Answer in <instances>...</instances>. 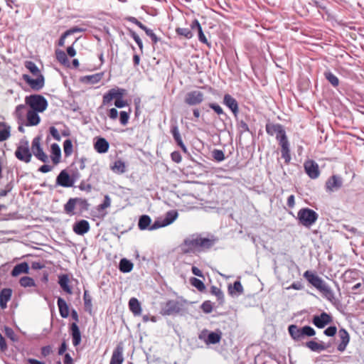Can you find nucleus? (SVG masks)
<instances>
[{"label":"nucleus","instance_id":"nucleus-61","mask_svg":"<svg viewBox=\"0 0 364 364\" xmlns=\"http://www.w3.org/2000/svg\"><path fill=\"white\" fill-rule=\"evenodd\" d=\"M13 188L14 183L11 181L5 186V188L4 189L0 191V197H4L7 196V194L11 191Z\"/></svg>","mask_w":364,"mask_h":364},{"label":"nucleus","instance_id":"nucleus-28","mask_svg":"<svg viewBox=\"0 0 364 364\" xmlns=\"http://www.w3.org/2000/svg\"><path fill=\"white\" fill-rule=\"evenodd\" d=\"M123 346L119 344L114 348L109 364H122L124 361L123 358Z\"/></svg>","mask_w":364,"mask_h":364},{"label":"nucleus","instance_id":"nucleus-9","mask_svg":"<svg viewBox=\"0 0 364 364\" xmlns=\"http://www.w3.org/2000/svg\"><path fill=\"white\" fill-rule=\"evenodd\" d=\"M198 338L207 346L217 344L222 338V332L220 330L210 331L205 328L198 333Z\"/></svg>","mask_w":364,"mask_h":364},{"label":"nucleus","instance_id":"nucleus-45","mask_svg":"<svg viewBox=\"0 0 364 364\" xmlns=\"http://www.w3.org/2000/svg\"><path fill=\"white\" fill-rule=\"evenodd\" d=\"M56 58L58 61L65 67H70V62L68 59L67 54L60 50H56L55 51Z\"/></svg>","mask_w":364,"mask_h":364},{"label":"nucleus","instance_id":"nucleus-32","mask_svg":"<svg viewBox=\"0 0 364 364\" xmlns=\"http://www.w3.org/2000/svg\"><path fill=\"white\" fill-rule=\"evenodd\" d=\"M103 75L104 73H98L93 75H85L81 78V82L85 84L94 85L99 82L103 77Z\"/></svg>","mask_w":364,"mask_h":364},{"label":"nucleus","instance_id":"nucleus-37","mask_svg":"<svg viewBox=\"0 0 364 364\" xmlns=\"http://www.w3.org/2000/svg\"><path fill=\"white\" fill-rule=\"evenodd\" d=\"M228 292L230 295H241L243 294V287L240 281L237 280L233 283V285H228Z\"/></svg>","mask_w":364,"mask_h":364},{"label":"nucleus","instance_id":"nucleus-8","mask_svg":"<svg viewBox=\"0 0 364 364\" xmlns=\"http://www.w3.org/2000/svg\"><path fill=\"white\" fill-rule=\"evenodd\" d=\"M289 333L295 341H300L305 336H313L316 334L315 330L310 326H305L299 328L298 326L292 324L288 328Z\"/></svg>","mask_w":364,"mask_h":364},{"label":"nucleus","instance_id":"nucleus-36","mask_svg":"<svg viewBox=\"0 0 364 364\" xmlns=\"http://www.w3.org/2000/svg\"><path fill=\"white\" fill-rule=\"evenodd\" d=\"M11 136V127L5 122H0V142L6 141Z\"/></svg>","mask_w":364,"mask_h":364},{"label":"nucleus","instance_id":"nucleus-63","mask_svg":"<svg viewBox=\"0 0 364 364\" xmlns=\"http://www.w3.org/2000/svg\"><path fill=\"white\" fill-rule=\"evenodd\" d=\"M78 188L80 191H86L87 193L92 191V185L87 183L85 181H82L78 186Z\"/></svg>","mask_w":364,"mask_h":364},{"label":"nucleus","instance_id":"nucleus-7","mask_svg":"<svg viewBox=\"0 0 364 364\" xmlns=\"http://www.w3.org/2000/svg\"><path fill=\"white\" fill-rule=\"evenodd\" d=\"M25 103L31 107V109L40 112H44L48 103L45 97L41 95L34 94L25 97Z\"/></svg>","mask_w":364,"mask_h":364},{"label":"nucleus","instance_id":"nucleus-58","mask_svg":"<svg viewBox=\"0 0 364 364\" xmlns=\"http://www.w3.org/2000/svg\"><path fill=\"white\" fill-rule=\"evenodd\" d=\"M212 156L213 159L218 162L224 161L225 158L224 152L220 149H214L212 151Z\"/></svg>","mask_w":364,"mask_h":364},{"label":"nucleus","instance_id":"nucleus-56","mask_svg":"<svg viewBox=\"0 0 364 364\" xmlns=\"http://www.w3.org/2000/svg\"><path fill=\"white\" fill-rule=\"evenodd\" d=\"M208 107L212 109L218 116L223 115L228 117L227 114L223 111V108L217 103L210 102L208 105Z\"/></svg>","mask_w":364,"mask_h":364},{"label":"nucleus","instance_id":"nucleus-54","mask_svg":"<svg viewBox=\"0 0 364 364\" xmlns=\"http://www.w3.org/2000/svg\"><path fill=\"white\" fill-rule=\"evenodd\" d=\"M63 151L66 157L70 156L73 151V145L71 139H68L63 142Z\"/></svg>","mask_w":364,"mask_h":364},{"label":"nucleus","instance_id":"nucleus-34","mask_svg":"<svg viewBox=\"0 0 364 364\" xmlns=\"http://www.w3.org/2000/svg\"><path fill=\"white\" fill-rule=\"evenodd\" d=\"M129 307L134 316H139L141 314V304L136 298L132 297L129 299Z\"/></svg>","mask_w":364,"mask_h":364},{"label":"nucleus","instance_id":"nucleus-18","mask_svg":"<svg viewBox=\"0 0 364 364\" xmlns=\"http://www.w3.org/2000/svg\"><path fill=\"white\" fill-rule=\"evenodd\" d=\"M332 321V316L326 312H322L319 315H316L312 319L313 324L318 328H323Z\"/></svg>","mask_w":364,"mask_h":364},{"label":"nucleus","instance_id":"nucleus-64","mask_svg":"<svg viewBox=\"0 0 364 364\" xmlns=\"http://www.w3.org/2000/svg\"><path fill=\"white\" fill-rule=\"evenodd\" d=\"M4 332H5L6 336L11 341H15L16 340V334L11 328L5 326Z\"/></svg>","mask_w":364,"mask_h":364},{"label":"nucleus","instance_id":"nucleus-11","mask_svg":"<svg viewBox=\"0 0 364 364\" xmlns=\"http://www.w3.org/2000/svg\"><path fill=\"white\" fill-rule=\"evenodd\" d=\"M183 309L182 304L174 299L167 301L161 309L162 316H174L179 314Z\"/></svg>","mask_w":364,"mask_h":364},{"label":"nucleus","instance_id":"nucleus-39","mask_svg":"<svg viewBox=\"0 0 364 364\" xmlns=\"http://www.w3.org/2000/svg\"><path fill=\"white\" fill-rule=\"evenodd\" d=\"M133 267H134L133 263L130 260H129L126 258H122L119 261V269L122 273H129V272H132V270L133 269Z\"/></svg>","mask_w":364,"mask_h":364},{"label":"nucleus","instance_id":"nucleus-3","mask_svg":"<svg viewBox=\"0 0 364 364\" xmlns=\"http://www.w3.org/2000/svg\"><path fill=\"white\" fill-rule=\"evenodd\" d=\"M274 133L276 139L279 145V151L281 154V159L284 160L285 164H289L291 161L290 143L287 138L285 129L282 124H274Z\"/></svg>","mask_w":364,"mask_h":364},{"label":"nucleus","instance_id":"nucleus-52","mask_svg":"<svg viewBox=\"0 0 364 364\" xmlns=\"http://www.w3.org/2000/svg\"><path fill=\"white\" fill-rule=\"evenodd\" d=\"M19 284L25 288L36 286L33 279L28 276L22 277L19 280Z\"/></svg>","mask_w":364,"mask_h":364},{"label":"nucleus","instance_id":"nucleus-23","mask_svg":"<svg viewBox=\"0 0 364 364\" xmlns=\"http://www.w3.org/2000/svg\"><path fill=\"white\" fill-rule=\"evenodd\" d=\"M90 229V223L86 220H80L75 222L73 225V232L78 235H83Z\"/></svg>","mask_w":364,"mask_h":364},{"label":"nucleus","instance_id":"nucleus-40","mask_svg":"<svg viewBox=\"0 0 364 364\" xmlns=\"http://www.w3.org/2000/svg\"><path fill=\"white\" fill-rule=\"evenodd\" d=\"M26 105H18L16 107L14 114L17 119V122H24L26 114Z\"/></svg>","mask_w":364,"mask_h":364},{"label":"nucleus","instance_id":"nucleus-19","mask_svg":"<svg viewBox=\"0 0 364 364\" xmlns=\"http://www.w3.org/2000/svg\"><path fill=\"white\" fill-rule=\"evenodd\" d=\"M170 132L171 133L177 145L181 149V150L184 153H186L188 151V149L183 141L176 121H175L173 123H171L170 127Z\"/></svg>","mask_w":364,"mask_h":364},{"label":"nucleus","instance_id":"nucleus-51","mask_svg":"<svg viewBox=\"0 0 364 364\" xmlns=\"http://www.w3.org/2000/svg\"><path fill=\"white\" fill-rule=\"evenodd\" d=\"M324 76L326 79L333 86L336 87L339 85L338 78L331 71H326L324 73Z\"/></svg>","mask_w":364,"mask_h":364},{"label":"nucleus","instance_id":"nucleus-1","mask_svg":"<svg viewBox=\"0 0 364 364\" xmlns=\"http://www.w3.org/2000/svg\"><path fill=\"white\" fill-rule=\"evenodd\" d=\"M217 239L203 237L200 234H193L186 237L181 244V250L185 254H195L210 249Z\"/></svg>","mask_w":364,"mask_h":364},{"label":"nucleus","instance_id":"nucleus-41","mask_svg":"<svg viewBox=\"0 0 364 364\" xmlns=\"http://www.w3.org/2000/svg\"><path fill=\"white\" fill-rule=\"evenodd\" d=\"M236 127L240 136L245 132H250L248 124L242 119H239L238 117L235 118Z\"/></svg>","mask_w":364,"mask_h":364},{"label":"nucleus","instance_id":"nucleus-47","mask_svg":"<svg viewBox=\"0 0 364 364\" xmlns=\"http://www.w3.org/2000/svg\"><path fill=\"white\" fill-rule=\"evenodd\" d=\"M176 32L178 36H183L187 39L191 38L193 36V31L190 26L189 28H178Z\"/></svg>","mask_w":364,"mask_h":364},{"label":"nucleus","instance_id":"nucleus-43","mask_svg":"<svg viewBox=\"0 0 364 364\" xmlns=\"http://www.w3.org/2000/svg\"><path fill=\"white\" fill-rule=\"evenodd\" d=\"M141 30H143L145 32L146 36L151 39V43L156 44L158 43H161L160 38L154 32V30L148 28L146 26H144V28H142Z\"/></svg>","mask_w":364,"mask_h":364},{"label":"nucleus","instance_id":"nucleus-17","mask_svg":"<svg viewBox=\"0 0 364 364\" xmlns=\"http://www.w3.org/2000/svg\"><path fill=\"white\" fill-rule=\"evenodd\" d=\"M304 167L306 174L311 179L317 178L320 175L318 164L314 160H307L304 162Z\"/></svg>","mask_w":364,"mask_h":364},{"label":"nucleus","instance_id":"nucleus-13","mask_svg":"<svg viewBox=\"0 0 364 364\" xmlns=\"http://www.w3.org/2000/svg\"><path fill=\"white\" fill-rule=\"evenodd\" d=\"M204 100V94L198 90L188 92L184 97V103L190 107L200 105Z\"/></svg>","mask_w":364,"mask_h":364},{"label":"nucleus","instance_id":"nucleus-48","mask_svg":"<svg viewBox=\"0 0 364 364\" xmlns=\"http://www.w3.org/2000/svg\"><path fill=\"white\" fill-rule=\"evenodd\" d=\"M83 301L85 311L90 313L92 309V297L87 290L84 291Z\"/></svg>","mask_w":364,"mask_h":364},{"label":"nucleus","instance_id":"nucleus-2","mask_svg":"<svg viewBox=\"0 0 364 364\" xmlns=\"http://www.w3.org/2000/svg\"><path fill=\"white\" fill-rule=\"evenodd\" d=\"M303 277L309 284L319 291L322 295L329 301L333 302L335 300L333 291L330 286L315 272L306 270L303 274Z\"/></svg>","mask_w":364,"mask_h":364},{"label":"nucleus","instance_id":"nucleus-10","mask_svg":"<svg viewBox=\"0 0 364 364\" xmlns=\"http://www.w3.org/2000/svg\"><path fill=\"white\" fill-rule=\"evenodd\" d=\"M14 154L19 161L26 164L29 163L31 160L32 153L29 148L28 141L27 140H21Z\"/></svg>","mask_w":364,"mask_h":364},{"label":"nucleus","instance_id":"nucleus-22","mask_svg":"<svg viewBox=\"0 0 364 364\" xmlns=\"http://www.w3.org/2000/svg\"><path fill=\"white\" fill-rule=\"evenodd\" d=\"M223 104L232 111L234 117L237 118L239 113V105L237 100L230 94H225L223 97Z\"/></svg>","mask_w":364,"mask_h":364},{"label":"nucleus","instance_id":"nucleus-26","mask_svg":"<svg viewBox=\"0 0 364 364\" xmlns=\"http://www.w3.org/2000/svg\"><path fill=\"white\" fill-rule=\"evenodd\" d=\"M70 331L72 336V341L74 346H77L80 344L82 336L80 328L76 323H73L70 326Z\"/></svg>","mask_w":364,"mask_h":364},{"label":"nucleus","instance_id":"nucleus-42","mask_svg":"<svg viewBox=\"0 0 364 364\" xmlns=\"http://www.w3.org/2000/svg\"><path fill=\"white\" fill-rule=\"evenodd\" d=\"M178 216V213L177 210H171L166 212L164 218L163 219V221L164 222V224L167 226L173 223L177 219Z\"/></svg>","mask_w":364,"mask_h":364},{"label":"nucleus","instance_id":"nucleus-21","mask_svg":"<svg viewBox=\"0 0 364 364\" xmlns=\"http://www.w3.org/2000/svg\"><path fill=\"white\" fill-rule=\"evenodd\" d=\"M343 182L340 176L333 175L326 182L325 188L327 192H333L342 186Z\"/></svg>","mask_w":364,"mask_h":364},{"label":"nucleus","instance_id":"nucleus-59","mask_svg":"<svg viewBox=\"0 0 364 364\" xmlns=\"http://www.w3.org/2000/svg\"><path fill=\"white\" fill-rule=\"evenodd\" d=\"M130 117V111L129 112L125 111H121L119 112V122L123 126L127 124Z\"/></svg>","mask_w":364,"mask_h":364},{"label":"nucleus","instance_id":"nucleus-20","mask_svg":"<svg viewBox=\"0 0 364 364\" xmlns=\"http://www.w3.org/2000/svg\"><path fill=\"white\" fill-rule=\"evenodd\" d=\"M190 26L193 31V34L195 33L198 36V38L201 43L210 46L208 39L203 31L202 27L197 19L191 21Z\"/></svg>","mask_w":364,"mask_h":364},{"label":"nucleus","instance_id":"nucleus-50","mask_svg":"<svg viewBox=\"0 0 364 364\" xmlns=\"http://www.w3.org/2000/svg\"><path fill=\"white\" fill-rule=\"evenodd\" d=\"M24 65L34 76L41 74L39 68L33 61L27 60L25 62Z\"/></svg>","mask_w":364,"mask_h":364},{"label":"nucleus","instance_id":"nucleus-46","mask_svg":"<svg viewBox=\"0 0 364 364\" xmlns=\"http://www.w3.org/2000/svg\"><path fill=\"white\" fill-rule=\"evenodd\" d=\"M56 58L58 61L65 67H70V62L68 59L67 54L60 50H56L55 51Z\"/></svg>","mask_w":364,"mask_h":364},{"label":"nucleus","instance_id":"nucleus-53","mask_svg":"<svg viewBox=\"0 0 364 364\" xmlns=\"http://www.w3.org/2000/svg\"><path fill=\"white\" fill-rule=\"evenodd\" d=\"M359 276L360 272L358 269H348L346 270L344 273V277L346 279H348V282L357 279Z\"/></svg>","mask_w":364,"mask_h":364},{"label":"nucleus","instance_id":"nucleus-6","mask_svg":"<svg viewBox=\"0 0 364 364\" xmlns=\"http://www.w3.org/2000/svg\"><path fill=\"white\" fill-rule=\"evenodd\" d=\"M318 218V213L309 208H303L297 213L299 223L304 227L310 228Z\"/></svg>","mask_w":364,"mask_h":364},{"label":"nucleus","instance_id":"nucleus-60","mask_svg":"<svg viewBox=\"0 0 364 364\" xmlns=\"http://www.w3.org/2000/svg\"><path fill=\"white\" fill-rule=\"evenodd\" d=\"M200 308L205 314H209L213 311V304L210 301H205L202 303Z\"/></svg>","mask_w":364,"mask_h":364},{"label":"nucleus","instance_id":"nucleus-44","mask_svg":"<svg viewBox=\"0 0 364 364\" xmlns=\"http://www.w3.org/2000/svg\"><path fill=\"white\" fill-rule=\"evenodd\" d=\"M111 169L117 173H123L126 171L125 163L121 159L116 160L111 166Z\"/></svg>","mask_w":364,"mask_h":364},{"label":"nucleus","instance_id":"nucleus-16","mask_svg":"<svg viewBox=\"0 0 364 364\" xmlns=\"http://www.w3.org/2000/svg\"><path fill=\"white\" fill-rule=\"evenodd\" d=\"M125 90L122 88H112L103 95L102 105H107L111 102L113 99H122Z\"/></svg>","mask_w":364,"mask_h":364},{"label":"nucleus","instance_id":"nucleus-4","mask_svg":"<svg viewBox=\"0 0 364 364\" xmlns=\"http://www.w3.org/2000/svg\"><path fill=\"white\" fill-rule=\"evenodd\" d=\"M85 31L86 28L79 26L70 28L60 36L58 46H64L65 43L74 46L77 42L82 44V41H85V38L78 34Z\"/></svg>","mask_w":364,"mask_h":364},{"label":"nucleus","instance_id":"nucleus-12","mask_svg":"<svg viewBox=\"0 0 364 364\" xmlns=\"http://www.w3.org/2000/svg\"><path fill=\"white\" fill-rule=\"evenodd\" d=\"M41 141V137L40 136H37L33 138L31 142V151L32 154H33L38 160L43 163H46L48 161V157L43 151Z\"/></svg>","mask_w":364,"mask_h":364},{"label":"nucleus","instance_id":"nucleus-29","mask_svg":"<svg viewBox=\"0 0 364 364\" xmlns=\"http://www.w3.org/2000/svg\"><path fill=\"white\" fill-rule=\"evenodd\" d=\"M94 147L97 153L105 154L109 150V144L105 138L100 137L95 143Z\"/></svg>","mask_w":364,"mask_h":364},{"label":"nucleus","instance_id":"nucleus-33","mask_svg":"<svg viewBox=\"0 0 364 364\" xmlns=\"http://www.w3.org/2000/svg\"><path fill=\"white\" fill-rule=\"evenodd\" d=\"M57 304L59 309V313L62 318H66L69 315V306L64 299L58 297Z\"/></svg>","mask_w":364,"mask_h":364},{"label":"nucleus","instance_id":"nucleus-31","mask_svg":"<svg viewBox=\"0 0 364 364\" xmlns=\"http://www.w3.org/2000/svg\"><path fill=\"white\" fill-rule=\"evenodd\" d=\"M50 158L54 164H59L61 158V149L60 146L56 144H52L50 146Z\"/></svg>","mask_w":364,"mask_h":364},{"label":"nucleus","instance_id":"nucleus-5","mask_svg":"<svg viewBox=\"0 0 364 364\" xmlns=\"http://www.w3.org/2000/svg\"><path fill=\"white\" fill-rule=\"evenodd\" d=\"M87 200L82 198H70L64 205L63 209L66 214L72 216L75 214V207H79L80 211H87L89 208Z\"/></svg>","mask_w":364,"mask_h":364},{"label":"nucleus","instance_id":"nucleus-24","mask_svg":"<svg viewBox=\"0 0 364 364\" xmlns=\"http://www.w3.org/2000/svg\"><path fill=\"white\" fill-rule=\"evenodd\" d=\"M338 337L341 340V342L337 346V350L340 352H343L349 343L350 341V336L348 331L345 328H341L338 333Z\"/></svg>","mask_w":364,"mask_h":364},{"label":"nucleus","instance_id":"nucleus-55","mask_svg":"<svg viewBox=\"0 0 364 364\" xmlns=\"http://www.w3.org/2000/svg\"><path fill=\"white\" fill-rule=\"evenodd\" d=\"M190 282L192 286L196 287L200 291H203L205 289V286L204 283L203 282V281H201L200 279H199L198 278H196V277L191 278Z\"/></svg>","mask_w":364,"mask_h":364},{"label":"nucleus","instance_id":"nucleus-57","mask_svg":"<svg viewBox=\"0 0 364 364\" xmlns=\"http://www.w3.org/2000/svg\"><path fill=\"white\" fill-rule=\"evenodd\" d=\"M12 296L11 288H4L0 291V299L9 301Z\"/></svg>","mask_w":364,"mask_h":364},{"label":"nucleus","instance_id":"nucleus-49","mask_svg":"<svg viewBox=\"0 0 364 364\" xmlns=\"http://www.w3.org/2000/svg\"><path fill=\"white\" fill-rule=\"evenodd\" d=\"M210 292L216 296L220 304H223L224 303V294L220 288L215 286H212L210 287Z\"/></svg>","mask_w":364,"mask_h":364},{"label":"nucleus","instance_id":"nucleus-25","mask_svg":"<svg viewBox=\"0 0 364 364\" xmlns=\"http://www.w3.org/2000/svg\"><path fill=\"white\" fill-rule=\"evenodd\" d=\"M40 112L29 109L26 112V122L25 126L33 127L36 126L41 122V117L38 114Z\"/></svg>","mask_w":364,"mask_h":364},{"label":"nucleus","instance_id":"nucleus-62","mask_svg":"<svg viewBox=\"0 0 364 364\" xmlns=\"http://www.w3.org/2000/svg\"><path fill=\"white\" fill-rule=\"evenodd\" d=\"M165 226H166V225L164 224V222L163 221V220L158 219V220H155L153 224L151 223L149 230H155L159 228H164Z\"/></svg>","mask_w":364,"mask_h":364},{"label":"nucleus","instance_id":"nucleus-27","mask_svg":"<svg viewBox=\"0 0 364 364\" xmlns=\"http://www.w3.org/2000/svg\"><path fill=\"white\" fill-rule=\"evenodd\" d=\"M58 284L61 289L67 294H73V288L70 285L69 275L67 274H60L58 276Z\"/></svg>","mask_w":364,"mask_h":364},{"label":"nucleus","instance_id":"nucleus-35","mask_svg":"<svg viewBox=\"0 0 364 364\" xmlns=\"http://www.w3.org/2000/svg\"><path fill=\"white\" fill-rule=\"evenodd\" d=\"M151 218L148 215H142L139 218L138 228L140 230H149Z\"/></svg>","mask_w":364,"mask_h":364},{"label":"nucleus","instance_id":"nucleus-14","mask_svg":"<svg viewBox=\"0 0 364 364\" xmlns=\"http://www.w3.org/2000/svg\"><path fill=\"white\" fill-rule=\"evenodd\" d=\"M75 181V178L73 176H70L68 172L64 169L62 170L56 177L55 186L63 188H70L74 186Z\"/></svg>","mask_w":364,"mask_h":364},{"label":"nucleus","instance_id":"nucleus-38","mask_svg":"<svg viewBox=\"0 0 364 364\" xmlns=\"http://www.w3.org/2000/svg\"><path fill=\"white\" fill-rule=\"evenodd\" d=\"M305 346L313 352H320L326 350L328 347V346L324 345L322 342L319 343L314 341L306 342Z\"/></svg>","mask_w":364,"mask_h":364},{"label":"nucleus","instance_id":"nucleus-30","mask_svg":"<svg viewBox=\"0 0 364 364\" xmlns=\"http://www.w3.org/2000/svg\"><path fill=\"white\" fill-rule=\"evenodd\" d=\"M29 272V266L26 262H23L19 264H17L11 272V275L12 277H17L19 274H28Z\"/></svg>","mask_w":364,"mask_h":364},{"label":"nucleus","instance_id":"nucleus-15","mask_svg":"<svg viewBox=\"0 0 364 364\" xmlns=\"http://www.w3.org/2000/svg\"><path fill=\"white\" fill-rule=\"evenodd\" d=\"M35 76L36 78L33 79L29 75L23 74L22 75V79L31 87V89L38 91L44 87L45 78L42 74Z\"/></svg>","mask_w":364,"mask_h":364}]
</instances>
